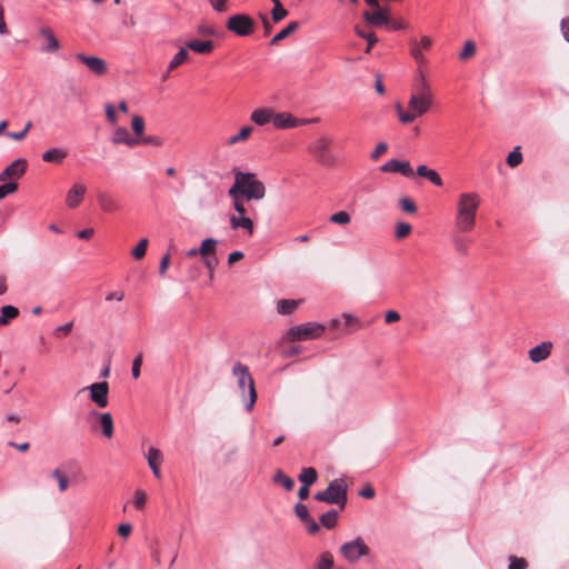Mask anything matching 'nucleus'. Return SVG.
<instances>
[{"label":"nucleus","instance_id":"nucleus-45","mask_svg":"<svg viewBox=\"0 0 569 569\" xmlns=\"http://www.w3.org/2000/svg\"><path fill=\"white\" fill-rule=\"evenodd\" d=\"M329 220L332 223L345 226V224L350 223L351 217L347 211L341 210V211H338V212L331 214Z\"/></svg>","mask_w":569,"mask_h":569},{"label":"nucleus","instance_id":"nucleus-46","mask_svg":"<svg viewBox=\"0 0 569 569\" xmlns=\"http://www.w3.org/2000/svg\"><path fill=\"white\" fill-rule=\"evenodd\" d=\"M522 162V154L520 152V148L516 147L507 157V163L515 168Z\"/></svg>","mask_w":569,"mask_h":569},{"label":"nucleus","instance_id":"nucleus-34","mask_svg":"<svg viewBox=\"0 0 569 569\" xmlns=\"http://www.w3.org/2000/svg\"><path fill=\"white\" fill-rule=\"evenodd\" d=\"M299 300L281 299L277 303V311L280 315H290L299 306Z\"/></svg>","mask_w":569,"mask_h":569},{"label":"nucleus","instance_id":"nucleus-38","mask_svg":"<svg viewBox=\"0 0 569 569\" xmlns=\"http://www.w3.org/2000/svg\"><path fill=\"white\" fill-rule=\"evenodd\" d=\"M51 477L57 480L60 492H64L69 488L68 477L60 468L52 470Z\"/></svg>","mask_w":569,"mask_h":569},{"label":"nucleus","instance_id":"nucleus-25","mask_svg":"<svg viewBox=\"0 0 569 569\" xmlns=\"http://www.w3.org/2000/svg\"><path fill=\"white\" fill-rule=\"evenodd\" d=\"M273 111L269 108H259L251 112L250 120L257 126H264L272 121Z\"/></svg>","mask_w":569,"mask_h":569},{"label":"nucleus","instance_id":"nucleus-48","mask_svg":"<svg viewBox=\"0 0 569 569\" xmlns=\"http://www.w3.org/2000/svg\"><path fill=\"white\" fill-rule=\"evenodd\" d=\"M475 52H476V44H475V42L471 41V40H468V41L465 42L463 48H462V50H461V52L459 54V58L461 60H467L470 57H472L475 54Z\"/></svg>","mask_w":569,"mask_h":569},{"label":"nucleus","instance_id":"nucleus-35","mask_svg":"<svg viewBox=\"0 0 569 569\" xmlns=\"http://www.w3.org/2000/svg\"><path fill=\"white\" fill-rule=\"evenodd\" d=\"M321 525L327 529H332L338 523V511L331 509L320 517Z\"/></svg>","mask_w":569,"mask_h":569},{"label":"nucleus","instance_id":"nucleus-14","mask_svg":"<svg viewBox=\"0 0 569 569\" xmlns=\"http://www.w3.org/2000/svg\"><path fill=\"white\" fill-rule=\"evenodd\" d=\"M382 172L400 173L406 178L413 177L415 172L409 161L390 159L380 167Z\"/></svg>","mask_w":569,"mask_h":569},{"label":"nucleus","instance_id":"nucleus-29","mask_svg":"<svg viewBox=\"0 0 569 569\" xmlns=\"http://www.w3.org/2000/svg\"><path fill=\"white\" fill-rule=\"evenodd\" d=\"M253 131V128L251 126H244L240 129V131L237 134L231 136L227 140V146H234L237 143L243 142L249 139Z\"/></svg>","mask_w":569,"mask_h":569},{"label":"nucleus","instance_id":"nucleus-23","mask_svg":"<svg viewBox=\"0 0 569 569\" xmlns=\"http://www.w3.org/2000/svg\"><path fill=\"white\" fill-rule=\"evenodd\" d=\"M230 227L233 230L243 229L249 234L253 233L254 226L251 218L247 217L246 214L241 216H231L230 217Z\"/></svg>","mask_w":569,"mask_h":569},{"label":"nucleus","instance_id":"nucleus-16","mask_svg":"<svg viewBox=\"0 0 569 569\" xmlns=\"http://www.w3.org/2000/svg\"><path fill=\"white\" fill-rule=\"evenodd\" d=\"M86 194V187L81 183H73L66 196V206L70 209L77 208Z\"/></svg>","mask_w":569,"mask_h":569},{"label":"nucleus","instance_id":"nucleus-3","mask_svg":"<svg viewBox=\"0 0 569 569\" xmlns=\"http://www.w3.org/2000/svg\"><path fill=\"white\" fill-rule=\"evenodd\" d=\"M232 373L237 378V386L242 393L244 407L247 411H251L257 401V391L249 368L241 362H237L232 368Z\"/></svg>","mask_w":569,"mask_h":569},{"label":"nucleus","instance_id":"nucleus-31","mask_svg":"<svg viewBox=\"0 0 569 569\" xmlns=\"http://www.w3.org/2000/svg\"><path fill=\"white\" fill-rule=\"evenodd\" d=\"M451 242L453 244V248L455 250L461 254V256H467L468 252H469V240L461 237V236H458V234H452L451 236Z\"/></svg>","mask_w":569,"mask_h":569},{"label":"nucleus","instance_id":"nucleus-30","mask_svg":"<svg viewBox=\"0 0 569 569\" xmlns=\"http://www.w3.org/2000/svg\"><path fill=\"white\" fill-rule=\"evenodd\" d=\"M299 481L305 486L313 485L318 479V472L312 467L302 468L298 476Z\"/></svg>","mask_w":569,"mask_h":569},{"label":"nucleus","instance_id":"nucleus-20","mask_svg":"<svg viewBox=\"0 0 569 569\" xmlns=\"http://www.w3.org/2000/svg\"><path fill=\"white\" fill-rule=\"evenodd\" d=\"M90 416L96 417L99 420L102 435L110 439L113 436V419L111 413L92 410Z\"/></svg>","mask_w":569,"mask_h":569},{"label":"nucleus","instance_id":"nucleus-6","mask_svg":"<svg viewBox=\"0 0 569 569\" xmlns=\"http://www.w3.org/2000/svg\"><path fill=\"white\" fill-rule=\"evenodd\" d=\"M323 331V326L316 322H307L300 326L291 327L288 331V339L292 341L316 339L321 337Z\"/></svg>","mask_w":569,"mask_h":569},{"label":"nucleus","instance_id":"nucleus-57","mask_svg":"<svg viewBox=\"0 0 569 569\" xmlns=\"http://www.w3.org/2000/svg\"><path fill=\"white\" fill-rule=\"evenodd\" d=\"M400 207H401V209L405 212H408V213H416L417 212V206L415 204V202L410 198H407V197L401 198L400 199Z\"/></svg>","mask_w":569,"mask_h":569},{"label":"nucleus","instance_id":"nucleus-44","mask_svg":"<svg viewBox=\"0 0 569 569\" xmlns=\"http://www.w3.org/2000/svg\"><path fill=\"white\" fill-rule=\"evenodd\" d=\"M333 568V557L330 552H323L319 557V560L316 565V569H332Z\"/></svg>","mask_w":569,"mask_h":569},{"label":"nucleus","instance_id":"nucleus-7","mask_svg":"<svg viewBox=\"0 0 569 569\" xmlns=\"http://www.w3.org/2000/svg\"><path fill=\"white\" fill-rule=\"evenodd\" d=\"M340 553L353 563L357 562L361 557L369 553V547L366 545L362 538L358 537L351 541L343 543L340 547Z\"/></svg>","mask_w":569,"mask_h":569},{"label":"nucleus","instance_id":"nucleus-51","mask_svg":"<svg viewBox=\"0 0 569 569\" xmlns=\"http://www.w3.org/2000/svg\"><path fill=\"white\" fill-rule=\"evenodd\" d=\"M147 501V495L143 490L137 489L134 491L132 503L137 509H143Z\"/></svg>","mask_w":569,"mask_h":569},{"label":"nucleus","instance_id":"nucleus-43","mask_svg":"<svg viewBox=\"0 0 569 569\" xmlns=\"http://www.w3.org/2000/svg\"><path fill=\"white\" fill-rule=\"evenodd\" d=\"M396 110H397L399 120L406 124L413 122L418 117L415 112L405 111L400 103L396 104Z\"/></svg>","mask_w":569,"mask_h":569},{"label":"nucleus","instance_id":"nucleus-54","mask_svg":"<svg viewBox=\"0 0 569 569\" xmlns=\"http://www.w3.org/2000/svg\"><path fill=\"white\" fill-rule=\"evenodd\" d=\"M528 563L525 558H518L516 556H510L508 569H526Z\"/></svg>","mask_w":569,"mask_h":569},{"label":"nucleus","instance_id":"nucleus-4","mask_svg":"<svg viewBox=\"0 0 569 569\" xmlns=\"http://www.w3.org/2000/svg\"><path fill=\"white\" fill-rule=\"evenodd\" d=\"M347 490L348 485L342 478L335 479L329 482L326 490L317 492L315 499L317 501L338 505L340 509H343L347 505Z\"/></svg>","mask_w":569,"mask_h":569},{"label":"nucleus","instance_id":"nucleus-59","mask_svg":"<svg viewBox=\"0 0 569 569\" xmlns=\"http://www.w3.org/2000/svg\"><path fill=\"white\" fill-rule=\"evenodd\" d=\"M142 365V355L139 353L132 361L131 373L134 379L140 377V370Z\"/></svg>","mask_w":569,"mask_h":569},{"label":"nucleus","instance_id":"nucleus-5","mask_svg":"<svg viewBox=\"0 0 569 569\" xmlns=\"http://www.w3.org/2000/svg\"><path fill=\"white\" fill-rule=\"evenodd\" d=\"M331 143V139L319 137L308 146V152L319 164L329 168L335 167L337 159L330 151Z\"/></svg>","mask_w":569,"mask_h":569},{"label":"nucleus","instance_id":"nucleus-28","mask_svg":"<svg viewBox=\"0 0 569 569\" xmlns=\"http://www.w3.org/2000/svg\"><path fill=\"white\" fill-rule=\"evenodd\" d=\"M186 47L197 53H209L213 50L214 44L210 40H190L186 43Z\"/></svg>","mask_w":569,"mask_h":569},{"label":"nucleus","instance_id":"nucleus-63","mask_svg":"<svg viewBox=\"0 0 569 569\" xmlns=\"http://www.w3.org/2000/svg\"><path fill=\"white\" fill-rule=\"evenodd\" d=\"M228 0H209L212 9L217 12H224L227 10Z\"/></svg>","mask_w":569,"mask_h":569},{"label":"nucleus","instance_id":"nucleus-22","mask_svg":"<svg viewBox=\"0 0 569 569\" xmlns=\"http://www.w3.org/2000/svg\"><path fill=\"white\" fill-rule=\"evenodd\" d=\"M147 460H148V465H149L150 469L152 470V473L154 475V477L160 478L161 477L160 466L162 462L161 451L153 447L149 448L148 453H147Z\"/></svg>","mask_w":569,"mask_h":569},{"label":"nucleus","instance_id":"nucleus-9","mask_svg":"<svg viewBox=\"0 0 569 569\" xmlns=\"http://www.w3.org/2000/svg\"><path fill=\"white\" fill-rule=\"evenodd\" d=\"M83 390L89 391L90 400L96 403L99 408H106L109 403V385L106 381L94 382Z\"/></svg>","mask_w":569,"mask_h":569},{"label":"nucleus","instance_id":"nucleus-21","mask_svg":"<svg viewBox=\"0 0 569 569\" xmlns=\"http://www.w3.org/2000/svg\"><path fill=\"white\" fill-rule=\"evenodd\" d=\"M113 144H126L128 147H134L139 144V139H134L130 136V132L124 127H119L114 130L111 138Z\"/></svg>","mask_w":569,"mask_h":569},{"label":"nucleus","instance_id":"nucleus-52","mask_svg":"<svg viewBox=\"0 0 569 569\" xmlns=\"http://www.w3.org/2000/svg\"><path fill=\"white\" fill-rule=\"evenodd\" d=\"M31 127H32L31 121H28L26 123L24 128L21 131H18V132H7L6 134L10 139H13L16 141H21V140H23L27 137V134H28L29 130L31 129Z\"/></svg>","mask_w":569,"mask_h":569},{"label":"nucleus","instance_id":"nucleus-15","mask_svg":"<svg viewBox=\"0 0 569 569\" xmlns=\"http://www.w3.org/2000/svg\"><path fill=\"white\" fill-rule=\"evenodd\" d=\"M39 34L46 41V43L41 46V50L43 52L56 53L60 50V43L50 28H48V27L40 28Z\"/></svg>","mask_w":569,"mask_h":569},{"label":"nucleus","instance_id":"nucleus-33","mask_svg":"<svg viewBox=\"0 0 569 569\" xmlns=\"http://www.w3.org/2000/svg\"><path fill=\"white\" fill-rule=\"evenodd\" d=\"M218 241L213 238H206L202 242L200 248H198L199 254L204 258L212 254H216V247Z\"/></svg>","mask_w":569,"mask_h":569},{"label":"nucleus","instance_id":"nucleus-37","mask_svg":"<svg viewBox=\"0 0 569 569\" xmlns=\"http://www.w3.org/2000/svg\"><path fill=\"white\" fill-rule=\"evenodd\" d=\"M273 481L281 485L286 490L290 491L295 487V481L288 477L282 470H277L273 476Z\"/></svg>","mask_w":569,"mask_h":569},{"label":"nucleus","instance_id":"nucleus-17","mask_svg":"<svg viewBox=\"0 0 569 569\" xmlns=\"http://www.w3.org/2000/svg\"><path fill=\"white\" fill-rule=\"evenodd\" d=\"M432 44V41L429 37L423 36L419 42L411 40V50L410 53L415 61L418 64H423L426 62V58L423 56V49H429Z\"/></svg>","mask_w":569,"mask_h":569},{"label":"nucleus","instance_id":"nucleus-24","mask_svg":"<svg viewBox=\"0 0 569 569\" xmlns=\"http://www.w3.org/2000/svg\"><path fill=\"white\" fill-rule=\"evenodd\" d=\"M97 201L100 209L104 212H113L119 209V204L112 194L108 192H99Z\"/></svg>","mask_w":569,"mask_h":569},{"label":"nucleus","instance_id":"nucleus-8","mask_svg":"<svg viewBox=\"0 0 569 569\" xmlns=\"http://www.w3.org/2000/svg\"><path fill=\"white\" fill-rule=\"evenodd\" d=\"M254 21L247 14L231 16L227 21V28L240 37L249 36L253 31Z\"/></svg>","mask_w":569,"mask_h":569},{"label":"nucleus","instance_id":"nucleus-1","mask_svg":"<svg viewBox=\"0 0 569 569\" xmlns=\"http://www.w3.org/2000/svg\"><path fill=\"white\" fill-rule=\"evenodd\" d=\"M481 199L477 192H462L456 204L455 228L458 232H470L476 227L477 211Z\"/></svg>","mask_w":569,"mask_h":569},{"label":"nucleus","instance_id":"nucleus-12","mask_svg":"<svg viewBox=\"0 0 569 569\" xmlns=\"http://www.w3.org/2000/svg\"><path fill=\"white\" fill-rule=\"evenodd\" d=\"M408 106L418 117L422 116L427 113L432 106V94L413 92L410 96Z\"/></svg>","mask_w":569,"mask_h":569},{"label":"nucleus","instance_id":"nucleus-40","mask_svg":"<svg viewBox=\"0 0 569 569\" xmlns=\"http://www.w3.org/2000/svg\"><path fill=\"white\" fill-rule=\"evenodd\" d=\"M19 315V310L13 306H4L1 309L0 326L7 325L9 319H14Z\"/></svg>","mask_w":569,"mask_h":569},{"label":"nucleus","instance_id":"nucleus-39","mask_svg":"<svg viewBox=\"0 0 569 569\" xmlns=\"http://www.w3.org/2000/svg\"><path fill=\"white\" fill-rule=\"evenodd\" d=\"M413 90L416 93H431L430 86L427 82L426 77L421 71H419L416 77V83L413 86Z\"/></svg>","mask_w":569,"mask_h":569},{"label":"nucleus","instance_id":"nucleus-55","mask_svg":"<svg viewBox=\"0 0 569 569\" xmlns=\"http://www.w3.org/2000/svg\"><path fill=\"white\" fill-rule=\"evenodd\" d=\"M295 513L302 522L311 517L309 513L308 507L301 502L296 503Z\"/></svg>","mask_w":569,"mask_h":569},{"label":"nucleus","instance_id":"nucleus-49","mask_svg":"<svg viewBox=\"0 0 569 569\" xmlns=\"http://www.w3.org/2000/svg\"><path fill=\"white\" fill-rule=\"evenodd\" d=\"M356 32L359 37L368 39V47L366 49V52L369 53L371 48L378 42L377 36L372 32H365L358 28L356 29Z\"/></svg>","mask_w":569,"mask_h":569},{"label":"nucleus","instance_id":"nucleus-36","mask_svg":"<svg viewBox=\"0 0 569 569\" xmlns=\"http://www.w3.org/2000/svg\"><path fill=\"white\" fill-rule=\"evenodd\" d=\"M189 58V53L187 51L186 48H181L176 54L174 57L171 59V61L169 62V66H168V72L174 70L176 68H178L180 64H182L183 62H186Z\"/></svg>","mask_w":569,"mask_h":569},{"label":"nucleus","instance_id":"nucleus-42","mask_svg":"<svg viewBox=\"0 0 569 569\" xmlns=\"http://www.w3.org/2000/svg\"><path fill=\"white\" fill-rule=\"evenodd\" d=\"M148 243H149L148 239L143 238L132 249L131 254L136 260H140L146 256Z\"/></svg>","mask_w":569,"mask_h":569},{"label":"nucleus","instance_id":"nucleus-61","mask_svg":"<svg viewBox=\"0 0 569 569\" xmlns=\"http://www.w3.org/2000/svg\"><path fill=\"white\" fill-rule=\"evenodd\" d=\"M203 263L206 268L210 271V273H212L216 267L218 266V258L216 257V254L204 257Z\"/></svg>","mask_w":569,"mask_h":569},{"label":"nucleus","instance_id":"nucleus-19","mask_svg":"<svg viewBox=\"0 0 569 569\" xmlns=\"http://www.w3.org/2000/svg\"><path fill=\"white\" fill-rule=\"evenodd\" d=\"M363 18L372 27H382V26L390 24V19L388 17V10H383L381 8H376V10L373 12L366 11L363 13Z\"/></svg>","mask_w":569,"mask_h":569},{"label":"nucleus","instance_id":"nucleus-53","mask_svg":"<svg viewBox=\"0 0 569 569\" xmlns=\"http://www.w3.org/2000/svg\"><path fill=\"white\" fill-rule=\"evenodd\" d=\"M288 16V10L283 8L282 4L273 7L271 10V17L273 22H280Z\"/></svg>","mask_w":569,"mask_h":569},{"label":"nucleus","instance_id":"nucleus-60","mask_svg":"<svg viewBox=\"0 0 569 569\" xmlns=\"http://www.w3.org/2000/svg\"><path fill=\"white\" fill-rule=\"evenodd\" d=\"M388 150V144L386 142H379L375 150L371 152V159L378 160L386 151Z\"/></svg>","mask_w":569,"mask_h":569},{"label":"nucleus","instance_id":"nucleus-13","mask_svg":"<svg viewBox=\"0 0 569 569\" xmlns=\"http://www.w3.org/2000/svg\"><path fill=\"white\" fill-rule=\"evenodd\" d=\"M76 59L82 62L96 76H102L108 71L107 62L100 57L77 53Z\"/></svg>","mask_w":569,"mask_h":569},{"label":"nucleus","instance_id":"nucleus-64","mask_svg":"<svg viewBox=\"0 0 569 569\" xmlns=\"http://www.w3.org/2000/svg\"><path fill=\"white\" fill-rule=\"evenodd\" d=\"M560 30L567 42H569V17L562 18L560 21Z\"/></svg>","mask_w":569,"mask_h":569},{"label":"nucleus","instance_id":"nucleus-18","mask_svg":"<svg viewBox=\"0 0 569 569\" xmlns=\"http://www.w3.org/2000/svg\"><path fill=\"white\" fill-rule=\"evenodd\" d=\"M551 349H552V342L543 341L540 345H538L529 350V352H528L529 359L533 363H539V362L546 360L550 356Z\"/></svg>","mask_w":569,"mask_h":569},{"label":"nucleus","instance_id":"nucleus-27","mask_svg":"<svg viewBox=\"0 0 569 569\" xmlns=\"http://www.w3.org/2000/svg\"><path fill=\"white\" fill-rule=\"evenodd\" d=\"M417 174L421 178L428 179L431 183H433L437 187L442 186V179L439 176V173L436 170L430 169L425 164L418 166Z\"/></svg>","mask_w":569,"mask_h":569},{"label":"nucleus","instance_id":"nucleus-47","mask_svg":"<svg viewBox=\"0 0 569 569\" xmlns=\"http://www.w3.org/2000/svg\"><path fill=\"white\" fill-rule=\"evenodd\" d=\"M18 190V183L16 181H6L0 186V200L6 198Z\"/></svg>","mask_w":569,"mask_h":569},{"label":"nucleus","instance_id":"nucleus-32","mask_svg":"<svg viewBox=\"0 0 569 569\" xmlns=\"http://www.w3.org/2000/svg\"><path fill=\"white\" fill-rule=\"evenodd\" d=\"M299 28V22L292 21L290 22L286 28H283L281 31H279L270 41L272 46L279 43L287 37H289L291 33H293Z\"/></svg>","mask_w":569,"mask_h":569},{"label":"nucleus","instance_id":"nucleus-10","mask_svg":"<svg viewBox=\"0 0 569 569\" xmlns=\"http://www.w3.org/2000/svg\"><path fill=\"white\" fill-rule=\"evenodd\" d=\"M316 121L317 119H297L288 112L273 113L272 118V123L277 129H290Z\"/></svg>","mask_w":569,"mask_h":569},{"label":"nucleus","instance_id":"nucleus-2","mask_svg":"<svg viewBox=\"0 0 569 569\" xmlns=\"http://www.w3.org/2000/svg\"><path fill=\"white\" fill-rule=\"evenodd\" d=\"M229 197L240 194L247 200H261L266 196L263 182L256 178L252 172L236 171L234 183L228 191Z\"/></svg>","mask_w":569,"mask_h":569},{"label":"nucleus","instance_id":"nucleus-41","mask_svg":"<svg viewBox=\"0 0 569 569\" xmlns=\"http://www.w3.org/2000/svg\"><path fill=\"white\" fill-rule=\"evenodd\" d=\"M131 128H132V131L134 132V134L137 136L136 139L142 138L143 131H144L143 118L138 114L133 116L132 120H131Z\"/></svg>","mask_w":569,"mask_h":569},{"label":"nucleus","instance_id":"nucleus-56","mask_svg":"<svg viewBox=\"0 0 569 569\" xmlns=\"http://www.w3.org/2000/svg\"><path fill=\"white\" fill-rule=\"evenodd\" d=\"M233 201V208L234 210L237 211V213L239 216L241 214H246L247 213V209L244 207V203H243V197H241L240 194H234V197H230Z\"/></svg>","mask_w":569,"mask_h":569},{"label":"nucleus","instance_id":"nucleus-62","mask_svg":"<svg viewBox=\"0 0 569 569\" xmlns=\"http://www.w3.org/2000/svg\"><path fill=\"white\" fill-rule=\"evenodd\" d=\"M303 523L306 525L307 531L311 535H315L320 530L319 525L312 517L308 518L306 521H303Z\"/></svg>","mask_w":569,"mask_h":569},{"label":"nucleus","instance_id":"nucleus-50","mask_svg":"<svg viewBox=\"0 0 569 569\" xmlns=\"http://www.w3.org/2000/svg\"><path fill=\"white\" fill-rule=\"evenodd\" d=\"M411 230V224L408 222H398L396 224V237L398 239H403L410 234Z\"/></svg>","mask_w":569,"mask_h":569},{"label":"nucleus","instance_id":"nucleus-11","mask_svg":"<svg viewBox=\"0 0 569 569\" xmlns=\"http://www.w3.org/2000/svg\"><path fill=\"white\" fill-rule=\"evenodd\" d=\"M27 166V160L22 158L14 160L1 171L0 181L6 182L20 179L26 173Z\"/></svg>","mask_w":569,"mask_h":569},{"label":"nucleus","instance_id":"nucleus-58","mask_svg":"<svg viewBox=\"0 0 569 569\" xmlns=\"http://www.w3.org/2000/svg\"><path fill=\"white\" fill-rule=\"evenodd\" d=\"M139 143L161 147L163 144V140L158 136H146L139 139Z\"/></svg>","mask_w":569,"mask_h":569},{"label":"nucleus","instance_id":"nucleus-26","mask_svg":"<svg viewBox=\"0 0 569 569\" xmlns=\"http://www.w3.org/2000/svg\"><path fill=\"white\" fill-rule=\"evenodd\" d=\"M68 152L62 148H50L42 153V160L49 163H62L67 158Z\"/></svg>","mask_w":569,"mask_h":569}]
</instances>
